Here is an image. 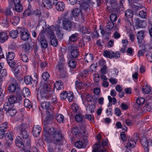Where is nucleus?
<instances>
[{
    "mask_svg": "<svg viewBox=\"0 0 152 152\" xmlns=\"http://www.w3.org/2000/svg\"><path fill=\"white\" fill-rule=\"evenodd\" d=\"M46 126L44 127V140L47 142L50 143L52 142L54 146L49 145L48 148L49 152H58L60 148L58 146L61 145L63 142V136L61 131L58 129L52 127L48 129Z\"/></svg>",
    "mask_w": 152,
    "mask_h": 152,
    "instance_id": "nucleus-1",
    "label": "nucleus"
},
{
    "mask_svg": "<svg viewBox=\"0 0 152 152\" xmlns=\"http://www.w3.org/2000/svg\"><path fill=\"white\" fill-rule=\"evenodd\" d=\"M41 107L42 108L46 110V113L48 115L46 116L45 121H48L53 119L54 118L52 113L53 109L50 107V103L48 102H43L41 103Z\"/></svg>",
    "mask_w": 152,
    "mask_h": 152,
    "instance_id": "nucleus-2",
    "label": "nucleus"
},
{
    "mask_svg": "<svg viewBox=\"0 0 152 152\" xmlns=\"http://www.w3.org/2000/svg\"><path fill=\"white\" fill-rule=\"evenodd\" d=\"M54 27L52 26L47 28V31L48 36L50 39V44L54 47H56L58 45V41L53 32Z\"/></svg>",
    "mask_w": 152,
    "mask_h": 152,
    "instance_id": "nucleus-3",
    "label": "nucleus"
},
{
    "mask_svg": "<svg viewBox=\"0 0 152 152\" xmlns=\"http://www.w3.org/2000/svg\"><path fill=\"white\" fill-rule=\"evenodd\" d=\"M50 90V85L43 84L40 87V93L41 97L44 99H48L50 96L49 94Z\"/></svg>",
    "mask_w": 152,
    "mask_h": 152,
    "instance_id": "nucleus-4",
    "label": "nucleus"
},
{
    "mask_svg": "<svg viewBox=\"0 0 152 152\" xmlns=\"http://www.w3.org/2000/svg\"><path fill=\"white\" fill-rule=\"evenodd\" d=\"M104 56L110 58H118L120 57V54L118 52H116L115 53L113 51L104 50L103 53Z\"/></svg>",
    "mask_w": 152,
    "mask_h": 152,
    "instance_id": "nucleus-5",
    "label": "nucleus"
},
{
    "mask_svg": "<svg viewBox=\"0 0 152 152\" xmlns=\"http://www.w3.org/2000/svg\"><path fill=\"white\" fill-rule=\"evenodd\" d=\"M73 94L72 92L67 93L66 91H63L60 94V97L61 99L64 100L66 98L69 102H72L73 99Z\"/></svg>",
    "mask_w": 152,
    "mask_h": 152,
    "instance_id": "nucleus-6",
    "label": "nucleus"
},
{
    "mask_svg": "<svg viewBox=\"0 0 152 152\" xmlns=\"http://www.w3.org/2000/svg\"><path fill=\"white\" fill-rule=\"evenodd\" d=\"M38 40L39 42H40L41 46L42 48L45 49L47 48L48 43L43 35L42 34H40L38 38Z\"/></svg>",
    "mask_w": 152,
    "mask_h": 152,
    "instance_id": "nucleus-7",
    "label": "nucleus"
},
{
    "mask_svg": "<svg viewBox=\"0 0 152 152\" xmlns=\"http://www.w3.org/2000/svg\"><path fill=\"white\" fill-rule=\"evenodd\" d=\"M63 26L64 28L69 31H70L72 29V23L69 20H66L64 19L62 21Z\"/></svg>",
    "mask_w": 152,
    "mask_h": 152,
    "instance_id": "nucleus-8",
    "label": "nucleus"
},
{
    "mask_svg": "<svg viewBox=\"0 0 152 152\" xmlns=\"http://www.w3.org/2000/svg\"><path fill=\"white\" fill-rule=\"evenodd\" d=\"M12 133L10 132L7 133L5 134H4L3 135L5 136L6 142V144L7 146L9 147L10 145H11L12 142Z\"/></svg>",
    "mask_w": 152,
    "mask_h": 152,
    "instance_id": "nucleus-9",
    "label": "nucleus"
},
{
    "mask_svg": "<svg viewBox=\"0 0 152 152\" xmlns=\"http://www.w3.org/2000/svg\"><path fill=\"white\" fill-rule=\"evenodd\" d=\"M140 142L144 147L145 152H148L149 150L148 148V142L146 138L144 136H142L141 138Z\"/></svg>",
    "mask_w": 152,
    "mask_h": 152,
    "instance_id": "nucleus-10",
    "label": "nucleus"
},
{
    "mask_svg": "<svg viewBox=\"0 0 152 152\" xmlns=\"http://www.w3.org/2000/svg\"><path fill=\"white\" fill-rule=\"evenodd\" d=\"M20 66H18L14 70V73L16 78L19 81L23 80V76L20 74Z\"/></svg>",
    "mask_w": 152,
    "mask_h": 152,
    "instance_id": "nucleus-11",
    "label": "nucleus"
},
{
    "mask_svg": "<svg viewBox=\"0 0 152 152\" xmlns=\"http://www.w3.org/2000/svg\"><path fill=\"white\" fill-rule=\"evenodd\" d=\"M56 34L58 38L62 39L63 38L64 33L62 31V28L58 25L55 27Z\"/></svg>",
    "mask_w": 152,
    "mask_h": 152,
    "instance_id": "nucleus-12",
    "label": "nucleus"
},
{
    "mask_svg": "<svg viewBox=\"0 0 152 152\" xmlns=\"http://www.w3.org/2000/svg\"><path fill=\"white\" fill-rule=\"evenodd\" d=\"M144 37V32L143 31H141L137 33V39L138 43L140 44V45H139V47H140L141 45H142V42Z\"/></svg>",
    "mask_w": 152,
    "mask_h": 152,
    "instance_id": "nucleus-13",
    "label": "nucleus"
},
{
    "mask_svg": "<svg viewBox=\"0 0 152 152\" xmlns=\"http://www.w3.org/2000/svg\"><path fill=\"white\" fill-rule=\"evenodd\" d=\"M41 128L38 125L34 126L32 131L33 136L35 137L38 136L41 132Z\"/></svg>",
    "mask_w": 152,
    "mask_h": 152,
    "instance_id": "nucleus-14",
    "label": "nucleus"
},
{
    "mask_svg": "<svg viewBox=\"0 0 152 152\" xmlns=\"http://www.w3.org/2000/svg\"><path fill=\"white\" fill-rule=\"evenodd\" d=\"M55 6L56 9L59 11H63L65 9L64 4L62 1H58Z\"/></svg>",
    "mask_w": 152,
    "mask_h": 152,
    "instance_id": "nucleus-15",
    "label": "nucleus"
},
{
    "mask_svg": "<svg viewBox=\"0 0 152 152\" xmlns=\"http://www.w3.org/2000/svg\"><path fill=\"white\" fill-rule=\"evenodd\" d=\"M70 48L72 50L71 53L72 57L74 58H77L79 55L78 50L77 49L75 48L74 45H71Z\"/></svg>",
    "mask_w": 152,
    "mask_h": 152,
    "instance_id": "nucleus-16",
    "label": "nucleus"
},
{
    "mask_svg": "<svg viewBox=\"0 0 152 152\" xmlns=\"http://www.w3.org/2000/svg\"><path fill=\"white\" fill-rule=\"evenodd\" d=\"M20 37L24 41H26L30 37V34L27 32L20 31Z\"/></svg>",
    "mask_w": 152,
    "mask_h": 152,
    "instance_id": "nucleus-17",
    "label": "nucleus"
},
{
    "mask_svg": "<svg viewBox=\"0 0 152 152\" xmlns=\"http://www.w3.org/2000/svg\"><path fill=\"white\" fill-rule=\"evenodd\" d=\"M8 38L7 34L4 32H0V42L3 43L7 40Z\"/></svg>",
    "mask_w": 152,
    "mask_h": 152,
    "instance_id": "nucleus-18",
    "label": "nucleus"
},
{
    "mask_svg": "<svg viewBox=\"0 0 152 152\" xmlns=\"http://www.w3.org/2000/svg\"><path fill=\"white\" fill-rule=\"evenodd\" d=\"M15 95L18 102H19L20 101L22 100L23 98L21 93V90L19 89H18L17 90Z\"/></svg>",
    "mask_w": 152,
    "mask_h": 152,
    "instance_id": "nucleus-19",
    "label": "nucleus"
},
{
    "mask_svg": "<svg viewBox=\"0 0 152 152\" xmlns=\"http://www.w3.org/2000/svg\"><path fill=\"white\" fill-rule=\"evenodd\" d=\"M22 141V140L21 139H20V140L17 139L15 141V143L17 147L21 148L22 150H23L25 149V146Z\"/></svg>",
    "mask_w": 152,
    "mask_h": 152,
    "instance_id": "nucleus-20",
    "label": "nucleus"
},
{
    "mask_svg": "<svg viewBox=\"0 0 152 152\" xmlns=\"http://www.w3.org/2000/svg\"><path fill=\"white\" fill-rule=\"evenodd\" d=\"M35 80V79H33L31 76H26L24 77V81L27 85H31L32 81Z\"/></svg>",
    "mask_w": 152,
    "mask_h": 152,
    "instance_id": "nucleus-21",
    "label": "nucleus"
},
{
    "mask_svg": "<svg viewBox=\"0 0 152 152\" xmlns=\"http://www.w3.org/2000/svg\"><path fill=\"white\" fill-rule=\"evenodd\" d=\"M7 123L5 122L1 124L0 126V132L3 133L2 135H4V133L7 131Z\"/></svg>",
    "mask_w": 152,
    "mask_h": 152,
    "instance_id": "nucleus-22",
    "label": "nucleus"
},
{
    "mask_svg": "<svg viewBox=\"0 0 152 152\" xmlns=\"http://www.w3.org/2000/svg\"><path fill=\"white\" fill-rule=\"evenodd\" d=\"M100 145L99 144H96L93 150V152H107L104 149H99Z\"/></svg>",
    "mask_w": 152,
    "mask_h": 152,
    "instance_id": "nucleus-23",
    "label": "nucleus"
},
{
    "mask_svg": "<svg viewBox=\"0 0 152 152\" xmlns=\"http://www.w3.org/2000/svg\"><path fill=\"white\" fill-rule=\"evenodd\" d=\"M75 85L76 88L80 89L84 88V86H88V84L86 83H83L81 82H79L78 81H76L75 82Z\"/></svg>",
    "mask_w": 152,
    "mask_h": 152,
    "instance_id": "nucleus-24",
    "label": "nucleus"
},
{
    "mask_svg": "<svg viewBox=\"0 0 152 152\" xmlns=\"http://www.w3.org/2000/svg\"><path fill=\"white\" fill-rule=\"evenodd\" d=\"M42 3L44 7L47 9H51L52 7L51 3L49 0H43Z\"/></svg>",
    "mask_w": 152,
    "mask_h": 152,
    "instance_id": "nucleus-25",
    "label": "nucleus"
},
{
    "mask_svg": "<svg viewBox=\"0 0 152 152\" xmlns=\"http://www.w3.org/2000/svg\"><path fill=\"white\" fill-rule=\"evenodd\" d=\"M135 24L137 26L140 28H144L145 26V22L138 19H136Z\"/></svg>",
    "mask_w": 152,
    "mask_h": 152,
    "instance_id": "nucleus-26",
    "label": "nucleus"
},
{
    "mask_svg": "<svg viewBox=\"0 0 152 152\" xmlns=\"http://www.w3.org/2000/svg\"><path fill=\"white\" fill-rule=\"evenodd\" d=\"M22 94L24 97L30 96L31 93L29 89L26 87H24L22 91Z\"/></svg>",
    "mask_w": 152,
    "mask_h": 152,
    "instance_id": "nucleus-27",
    "label": "nucleus"
},
{
    "mask_svg": "<svg viewBox=\"0 0 152 152\" xmlns=\"http://www.w3.org/2000/svg\"><path fill=\"white\" fill-rule=\"evenodd\" d=\"M109 4L113 9H116L118 5L117 0H110Z\"/></svg>",
    "mask_w": 152,
    "mask_h": 152,
    "instance_id": "nucleus-28",
    "label": "nucleus"
},
{
    "mask_svg": "<svg viewBox=\"0 0 152 152\" xmlns=\"http://www.w3.org/2000/svg\"><path fill=\"white\" fill-rule=\"evenodd\" d=\"M13 107V106L10 103H6L4 104L3 109L7 113Z\"/></svg>",
    "mask_w": 152,
    "mask_h": 152,
    "instance_id": "nucleus-29",
    "label": "nucleus"
},
{
    "mask_svg": "<svg viewBox=\"0 0 152 152\" xmlns=\"http://www.w3.org/2000/svg\"><path fill=\"white\" fill-rule=\"evenodd\" d=\"M78 35L77 33H75L70 36L69 38V41L74 42L77 41V39Z\"/></svg>",
    "mask_w": 152,
    "mask_h": 152,
    "instance_id": "nucleus-30",
    "label": "nucleus"
},
{
    "mask_svg": "<svg viewBox=\"0 0 152 152\" xmlns=\"http://www.w3.org/2000/svg\"><path fill=\"white\" fill-rule=\"evenodd\" d=\"M8 101L9 103L11 104L18 102L16 97L15 95H11L9 96L8 98Z\"/></svg>",
    "mask_w": 152,
    "mask_h": 152,
    "instance_id": "nucleus-31",
    "label": "nucleus"
},
{
    "mask_svg": "<svg viewBox=\"0 0 152 152\" xmlns=\"http://www.w3.org/2000/svg\"><path fill=\"white\" fill-rule=\"evenodd\" d=\"M136 142H135L132 139H128L126 147L133 148L136 145Z\"/></svg>",
    "mask_w": 152,
    "mask_h": 152,
    "instance_id": "nucleus-32",
    "label": "nucleus"
},
{
    "mask_svg": "<svg viewBox=\"0 0 152 152\" xmlns=\"http://www.w3.org/2000/svg\"><path fill=\"white\" fill-rule=\"evenodd\" d=\"M85 61L88 63L89 61H93L94 59V57L92 54H87L85 56L84 58Z\"/></svg>",
    "mask_w": 152,
    "mask_h": 152,
    "instance_id": "nucleus-33",
    "label": "nucleus"
},
{
    "mask_svg": "<svg viewBox=\"0 0 152 152\" xmlns=\"http://www.w3.org/2000/svg\"><path fill=\"white\" fill-rule=\"evenodd\" d=\"M72 13L74 16L77 17L81 13V10L80 9L75 8L72 11Z\"/></svg>",
    "mask_w": 152,
    "mask_h": 152,
    "instance_id": "nucleus-34",
    "label": "nucleus"
},
{
    "mask_svg": "<svg viewBox=\"0 0 152 152\" xmlns=\"http://www.w3.org/2000/svg\"><path fill=\"white\" fill-rule=\"evenodd\" d=\"M54 86L58 90H60L63 88V83L60 80L56 81L54 84Z\"/></svg>",
    "mask_w": 152,
    "mask_h": 152,
    "instance_id": "nucleus-35",
    "label": "nucleus"
},
{
    "mask_svg": "<svg viewBox=\"0 0 152 152\" xmlns=\"http://www.w3.org/2000/svg\"><path fill=\"white\" fill-rule=\"evenodd\" d=\"M18 32L17 30H12L10 32V36L13 39H15L17 38Z\"/></svg>",
    "mask_w": 152,
    "mask_h": 152,
    "instance_id": "nucleus-36",
    "label": "nucleus"
},
{
    "mask_svg": "<svg viewBox=\"0 0 152 152\" xmlns=\"http://www.w3.org/2000/svg\"><path fill=\"white\" fill-rule=\"evenodd\" d=\"M125 16L128 18H131L133 17V14L132 11L130 9H128L125 12Z\"/></svg>",
    "mask_w": 152,
    "mask_h": 152,
    "instance_id": "nucleus-37",
    "label": "nucleus"
},
{
    "mask_svg": "<svg viewBox=\"0 0 152 152\" xmlns=\"http://www.w3.org/2000/svg\"><path fill=\"white\" fill-rule=\"evenodd\" d=\"M15 56L14 53L13 52H9L7 56V60H13Z\"/></svg>",
    "mask_w": 152,
    "mask_h": 152,
    "instance_id": "nucleus-38",
    "label": "nucleus"
},
{
    "mask_svg": "<svg viewBox=\"0 0 152 152\" xmlns=\"http://www.w3.org/2000/svg\"><path fill=\"white\" fill-rule=\"evenodd\" d=\"M56 119L59 123H63L64 121V118L62 114H59L56 116Z\"/></svg>",
    "mask_w": 152,
    "mask_h": 152,
    "instance_id": "nucleus-39",
    "label": "nucleus"
},
{
    "mask_svg": "<svg viewBox=\"0 0 152 152\" xmlns=\"http://www.w3.org/2000/svg\"><path fill=\"white\" fill-rule=\"evenodd\" d=\"M32 14V10L29 5L28 8L25 11L23 14L24 16H27L31 15Z\"/></svg>",
    "mask_w": 152,
    "mask_h": 152,
    "instance_id": "nucleus-40",
    "label": "nucleus"
},
{
    "mask_svg": "<svg viewBox=\"0 0 152 152\" xmlns=\"http://www.w3.org/2000/svg\"><path fill=\"white\" fill-rule=\"evenodd\" d=\"M26 124L22 123L20 124L18 128V130L19 132L26 130Z\"/></svg>",
    "mask_w": 152,
    "mask_h": 152,
    "instance_id": "nucleus-41",
    "label": "nucleus"
},
{
    "mask_svg": "<svg viewBox=\"0 0 152 152\" xmlns=\"http://www.w3.org/2000/svg\"><path fill=\"white\" fill-rule=\"evenodd\" d=\"M18 89L16 88L15 85L13 84H10L8 87V90L12 92H14L16 90H17Z\"/></svg>",
    "mask_w": 152,
    "mask_h": 152,
    "instance_id": "nucleus-42",
    "label": "nucleus"
},
{
    "mask_svg": "<svg viewBox=\"0 0 152 152\" xmlns=\"http://www.w3.org/2000/svg\"><path fill=\"white\" fill-rule=\"evenodd\" d=\"M19 133L23 139H26L28 137V134L26 130L20 132Z\"/></svg>",
    "mask_w": 152,
    "mask_h": 152,
    "instance_id": "nucleus-43",
    "label": "nucleus"
},
{
    "mask_svg": "<svg viewBox=\"0 0 152 152\" xmlns=\"http://www.w3.org/2000/svg\"><path fill=\"white\" fill-rule=\"evenodd\" d=\"M79 31L80 32L84 34H89L90 33V32L88 31L86 28L84 26L80 27Z\"/></svg>",
    "mask_w": 152,
    "mask_h": 152,
    "instance_id": "nucleus-44",
    "label": "nucleus"
},
{
    "mask_svg": "<svg viewBox=\"0 0 152 152\" xmlns=\"http://www.w3.org/2000/svg\"><path fill=\"white\" fill-rule=\"evenodd\" d=\"M24 105L25 107L30 108L32 107V105L29 100L25 99L24 100Z\"/></svg>",
    "mask_w": 152,
    "mask_h": 152,
    "instance_id": "nucleus-45",
    "label": "nucleus"
},
{
    "mask_svg": "<svg viewBox=\"0 0 152 152\" xmlns=\"http://www.w3.org/2000/svg\"><path fill=\"white\" fill-rule=\"evenodd\" d=\"M50 77L49 73L47 72L43 73L42 75V77L45 81L48 80Z\"/></svg>",
    "mask_w": 152,
    "mask_h": 152,
    "instance_id": "nucleus-46",
    "label": "nucleus"
},
{
    "mask_svg": "<svg viewBox=\"0 0 152 152\" xmlns=\"http://www.w3.org/2000/svg\"><path fill=\"white\" fill-rule=\"evenodd\" d=\"M12 7V5L10 4L9 6V8H7L5 10V12L7 15L11 16L12 17V12L11 11L10 8Z\"/></svg>",
    "mask_w": 152,
    "mask_h": 152,
    "instance_id": "nucleus-47",
    "label": "nucleus"
},
{
    "mask_svg": "<svg viewBox=\"0 0 152 152\" xmlns=\"http://www.w3.org/2000/svg\"><path fill=\"white\" fill-rule=\"evenodd\" d=\"M15 7L13 9V10H15L18 12H21L23 10L22 7L20 4L14 6Z\"/></svg>",
    "mask_w": 152,
    "mask_h": 152,
    "instance_id": "nucleus-48",
    "label": "nucleus"
},
{
    "mask_svg": "<svg viewBox=\"0 0 152 152\" xmlns=\"http://www.w3.org/2000/svg\"><path fill=\"white\" fill-rule=\"evenodd\" d=\"M145 55L148 61L152 62V53L150 51H148L146 54Z\"/></svg>",
    "mask_w": 152,
    "mask_h": 152,
    "instance_id": "nucleus-49",
    "label": "nucleus"
},
{
    "mask_svg": "<svg viewBox=\"0 0 152 152\" xmlns=\"http://www.w3.org/2000/svg\"><path fill=\"white\" fill-rule=\"evenodd\" d=\"M95 106L92 104H88L86 110L92 113L94 111Z\"/></svg>",
    "mask_w": 152,
    "mask_h": 152,
    "instance_id": "nucleus-50",
    "label": "nucleus"
},
{
    "mask_svg": "<svg viewBox=\"0 0 152 152\" xmlns=\"http://www.w3.org/2000/svg\"><path fill=\"white\" fill-rule=\"evenodd\" d=\"M142 91L145 94H148L151 92V87L148 86H145L142 88Z\"/></svg>",
    "mask_w": 152,
    "mask_h": 152,
    "instance_id": "nucleus-51",
    "label": "nucleus"
},
{
    "mask_svg": "<svg viewBox=\"0 0 152 152\" xmlns=\"http://www.w3.org/2000/svg\"><path fill=\"white\" fill-rule=\"evenodd\" d=\"M76 64L75 61L73 60H71L68 63L69 66L72 68H75L76 66Z\"/></svg>",
    "mask_w": 152,
    "mask_h": 152,
    "instance_id": "nucleus-52",
    "label": "nucleus"
},
{
    "mask_svg": "<svg viewBox=\"0 0 152 152\" xmlns=\"http://www.w3.org/2000/svg\"><path fill=\"white\" fill-rule=\"evenodd\" d=\"M82 99H85L88 102H91L92 99V96L90 94L87 95L86 96H82Z\"/></svg>",
    "mask_w": 152,
    "mask_h": 152,
    "instance_id": "nucleus-53",
    "label": "nucleus"
},
{
    "mask_svg": "<svg viewBox=\"0 0 152 152\" xmlns=\"http://www.w3.org/2000/svg\"><path fill=\"white\" fill-rule=\"evenodd\" d=\"M145 102V99L143 98L140 97L137 98L136 100V103L139 105L142 104Z\"/></svg>",
    "mask_w": 152,
    "mask_h": 152,
    "instance_id": "nucleus-54",
    "label": "nucleus"
},
{
    "mask_svg": "<svg viewBox=\"0 0 152 152\" xmlns=\"http://www.w3.org/2000/svg\"><path fill=\"white\" fill-rule=\"evenodd\" d=\"M114 22L111 21H109L107 24V28L109 29H112L114 26Z\"/></svg>",
    "mask_w": 152,
    "mask_h": 152,
    "instance_id": "nucleus-55",
    "label": "nucleus"
},
{
    "mask_svg": "<svg viewBox=\"0 0 152 152\" xmlns=\"http://www.w3.org/2000/svg\"><path fill=\"white\" fill-rule=\"evenodd\" d=\"M21 59L24 62H27L28 61V59L27 56L25 54H21L20 55Z\"/></svg>",
    "mask_w": 152,
    "mask_h": 152,
    "instance_id": "nucleus-56",
    "label": "nucleus"
},
{
    "mask_svg": "<svg viewBox=\"0 0 152 152\" xmlns=\"http://www.w3.org/2000/svg\"><path fill=\"white\" fill-rule=\"evenodd\" d=\"M57 67L58 71L60 72L64 70V63H63L59 62Z\"/></svg>",
    "mask_w": 152,
    "mask_h": 152,
    "instance_id": "nucleus-57",
    "label": "nucleus"
},
{
    "mask_svg": "<svg viewBox=\"0 0 152 152\" xmlns=\"http://www.w3.org/2000/svg\"><path fill=\"white\" fill-rule=\"evenodd\" d=\"M146 110L149 112H152V102H149L145 105Z\"/></svg>",
    "mask_w": 152,
    "mask_h": 152,
    "instance_id": "nucleus-58",
    "label": "nucleus"
},
{
    "mask_svg": "<svg viewBox=\"0 0 152 152\" xmlns=\"http://www.w3.org/2000/svg\"><path fill=\"white\" fill-rule=\"evenodd\" d=\"M16 112H17L15 108L13 107L12 109L10 110L7 113L10 115L12 116L14 115L16 113Z\"/></svg>",
    "mask_w": 152,
    "mask_h": 152,
    "instance_id": "nucleus-59",
    "label": "nucleus"
},
{
    "mask_svg": "<svg viewBox=\"0 0 152 152\" xmlns=\"http://www.w3.org/2000/svg\"><path fill=\"white\" fill-rule=\"evenodd\" d=\"M135 142H137V140L139 139V134L137 133H135L134 134L133 137L131 138Z\"/></svg>",
    "mask_w": 152,
    "mask_h": 152,
    "instance_id": "nucleus-60",
    "label": "nucleus"
},
{
    "mask_svg": "<svg viewBox=\"0 0 152 152\" xmlns=\"http://www.w3.org/2000/svg\"><path fill=\"white\" fill-rule=\"evenodd\" d=\"M60 77L62 78H67L68 77L66 71L64 70L60 72Z\"/></svg>",
    "mask_w": 152,
    "mask_h": 152,
    "instance_id": "nucleus-61",
    "label": "nucleus"
},
{
    "mask_svg": "<svg viewBox=\"0 0 152 152\" xmlns=\"http://www.w3.org/2000/svg\"><path fill=\"white\" fill-rule=\"evenodd\" d=\"M82 117L80 114H77L75 117V119L77 122H80L82 121Z\"/></svg>",
    "mask_w": 152,
    "mask_h": 152,
    "instance_id": "nucleus-62",
    "label": "nucleus"
},
{
    "mask_svg": "<svg viewBox=\"0 0 152 152\" xmlns=\"http://www.w3.org/2000/svg\"><path fill=\"white\" fill-rule=\"evenodd\" d=\"M110 18L111 21L114 22L117 19V16L116 14L112 13L110 16Z\"/></svg>",
    "mask_w": 152,
    "mask_h": 152,
    "instance_id": "nucleus-63",
    "label": "nucleus"
},
{
    "mask_svg": "<svg viewBox=\"0 0 152 152\" xmlns=\"http://www.w3.org/2000/svg\"><path fill=\"white\" fill-rule=\"evenodd\" d=\"M71 108L73 112H76L78 109V107L76 104H73L71 107Z\"/></svg>",
    "mask_w": 152,
    "mask_h": 152,
    "instance_id": "nucleus-64",
    "label": "nucleus"
}]
</instances>
